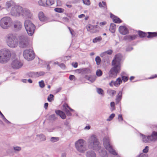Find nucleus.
<instances>
[{
  "label": "nucleus",
  "mask_w": 157,
  "mask_h": 157,
  "mask_svg": "<svg viewBox=\"0 0 157 157\" xmlns=\"http://www.w3.org/2000/svg\"><path fill=\"white\" fill-rule=\"evenodd\" d=\"M140 136H142V140L143 142L145 143H148L151 141V139H150L149 136L146 137L145 136L142 134H140Z\"/></svg>",
  "instance_id": "obj_23"
},
{
  "label": "nucleus",
  "mask_w": 157,
  "mask_h": 157,
  "mask_svg": "<svg viewBox=\"0 0 157 157\" xmlns=\"http://www.w3.org/2000/svg\"><path fill=\"white\" fill-rule=\"evenodd\" d=\"M71 65L75 68H76L78 67V63L77 62H72Z\"/></svg>",
  "instance_id": "obj_58"
},
{
  "label": "nucleus",
  "mask_w": 157,
  "mask_h": 157,
  "mask_svg": "<svg viewBox=\"0 0 157 157\" xmlns=\"http://www.w3.org/2000/svg\"><path fill=\"white\" fill-rule=\"evenodd\" d=\"M36 136L41 141H44L46 140L45 136L42 134L37 135Z\"/></svg>",
  "instance_id": "obj_27"
},
{
  "label": "nucleus",
  "mask_w": 157,
  "mask_h": 157,
  "mask_svg": "<svg viewBox=\"0 0 157 157\" xmlns=\"http://www.w3.org/2000/svg\"><path fill=\"white\" fill-rule=\"evenodd\" d=\"M39 84L40 86L42 88H44V87L45 85L44 82L43 80H41L39 82Z\"/></svg>",
  "instance_id": "obj_46"
},
{
  "label": "nucleus",
  "mask_w": 157,
  "mask_h": 157,
  "mask_svg": "<svg viewBox=\"0 0 157 157\" xmlns=\"http://www.w3.org/2000/svg\"><path fill=\"white\" fill-rule=\"evenodd\" d=\"M98 5L100 8H107V6L106 3L103 1L101 2H100L99 3Z\"/></svg>",
  "instance_id": "obj_31"
},
{
  "label": "nucleus",
  "mask_w": 157,
  "mask_h": 157,
  "mask_svg": "<svg viewBox=\"0 0 157 157\" xmlns=\"http://www.w3.org/2000/svg\"><path fill=\"white\" fill-rule=\"evenodd\" d=\"M54 11L57 12L61 13H63L64 10L61 8H56L54 9Z\"/></svg>",
  "instance_id": "obj_36"
},
{
  "label": "nucleus",
  "mask_w": 157,
  "mask_h": 157,
  "mask_svg": "<svg viewBox=\"0 0 157 157\" xmlns=\"http://www.w3.org/2000/svg\"><path fill=\"white\" fill-rule=\"evenodd\" d=\"M151 141H155L157 140V132L154 131L153 132L151 135L149 136Z\"/></svg>",
  "instance_id": "obj_25"
},
{
  "label": "nucleus",
  "mask_w": 157,
  "mask_h": 157,
  "mask_svg": "<svg viewBox=\"0 0 157 157\" xmlns=\"http://www.w3.org/2000/svg\"><path fill=\"white\" fill-rule=\"evenodd\" d=\"M107 92L109 95L113 96L116 93V91L114 90H109L107 91Z\"/></svg>",
  "instance_id": "obj_35"
},
{
  "label": "nucleus",
  "mask_w": 157,
  "mask_h": 157,
  "mask_svg": "<svg viewBox=\"0 0 157 157\" xmlns=\"http://www.w3.org/2000/svg\"><path fill=\"white\" fill-rule=\"evenodd\" d=\"M22 10L21 7L18 6H15L12 7L11 11V14L14 17H19L21 14V11Z\"/></svg>",
  "instance_id": "obj_11"
},
{
  "label": "nucleus",
  "mask_w": 157,
  "mask_h": 157,
  "mask_svg": "<svg viewBox=\"0 0 157 157\" xmlns=\"http://www.w3.org/2000/svg\"><path fill=\"white\" fill-rule=\"evenodd\" d=\"M82 1L84 4L87 6H89L90 4V0H82Z\"/></svg>",
  "instance_id": "obj_44"
},
{
  "label": "nucleus",
  "mask_w": 157,
  "mask_h": 157,
  "mask_svg": "<svg viewBox=\"0 0 157 157\" xmlns=\"http://www.w3.org/2000/svg\"><path fill=\"white\" fill-rule=\"evenodd\" d=\"M11 65L13 68L18 69L22 67L23 65V63L19 59H15L12 60Z\"/></svg>",
  "instance_id": "obj_12"
},
{
  "label": "nucleus",
  "mask_w": 157,
  "mask_h": 157,
  "mask_svg": "<svg viewBox=\"0 0 157 157\" xmlns=\"http://www.w3.org/2000/svg\"><path fill=\"white\" fill-rule=\"evenodd\" d=\"M11 53L7 49H3L0 50V63H5L10 59Z\"/></svg>",
  "instance_id": "obj_3"
},
{
  "label": "nucleus",
  "mask_w": 157,
  "mask_h": 157,
  "mask_svg": "<svg viewBox=\"0 0 157 157\" xmlns=\"http://www.w3.org/2000/svg\"><path fill=\"white\" fill-rule=\"evenodd\" d=\"M91 72V70L89 68H82V74H88L90 73Z\"/></svg>",
  "instance_id": "obj_29"
},
{
  "label": "nucleus",
  "mask_w": 157,
  "mask_h": 157,
  "mask_svg": "<svg viewBox=\"0 0 157 157\" xmlns=\"http://www.w3.org/2000/svg\"><path fill=\"white\" fill-rule=\"evenodd\" d=\"M149 147L147 146L145 147V148L143 149V151L144 153H146L148 152Z\"/></svg>",
  "instance_id": "obj_51"
},
{
  "label": "nucleus",
  "mask_w": 157,
  "mask_h": 157,
  "mask_svg": "<svg viewBox=\"0 0 157 157\" xmlns=\"http://www.w3.org/2000/svg\"><path fill=\"white\" fill-rule=\"evenodd\" d=\"M57 5L58 6H61L62 5V3L60 0H57Z\"/></svg>",
  "instance_id": "obj_62"
},
{
  "label": "nucleus",
  "mask_w": 157,
  "mask_h": 157,
  "mask_svg": "<svg viewBox=\"0 0 157 157\" xmlns=\"http://www.w3.org/2000/svg\"><path fill=\"white\" fill-rule=\"evenodd\" d=\"M131 37L129 35H128V36H126L124 37V40H131Z\"/></svg>",
  "instance_id": "obj_53"
},
{
  "label": "nucleus",
  "mask_w": 157,
  "mask_h": 157,
  "mask_svg": "<svg viewBox=\"0 0 157 157\" xmlns=\"http://www.w3.org/2000/svg\"><path fill=\"white\" fill-rule=\"evenodd\" d=\"M98 26L97 25H93L89 24L86 26V29L88 31H90L92 33H95L98 31L97 29Z\"/></svg>",
  "instance_id": "obj_15"
},
{
  "label": "nucleus",
  "mask_w": 157,
  "mask_h": 157,
  "mask_svg": "<svg viewBox=\"0 0 157 157\" xmlns=\"http://www.w3.org/2000/svg\"><path fill=\"white\" fill-rule=\"evenodd\" d=\"M97 93L99 94H100L102 95H104V91L102 89L100 88H97Z\"/></svg>",
  "instance_id": "obj_38"
},
{
  "label": "nucleus",
  "mask_w": 157,
  "mask_h": 157,
  "mask_svg": "<svg viewBox=\"0 0 157 157\" xmlns=\"http://www.w3.org/2000/svg\"><path fill=\"white\" fill-rule=\"evenodd\" d=\"M103 143L105 148L109 152L113 155H117V153L113 148L109 142V139L108 136H105L103 139Z\"/></svg>",
  "instance_id": "obj_5"
},
{
  "label": "nucleus",
  "mask_w": 157,
  "mask_h": 157,
  "mask_svg": "<svg viewBox=\"0 0 157 157\" xmlns=\"http://www.w3.org/2000/svg\"><path fill=\"white\" fill-rule=\"evenodd\" d=\"M7 45L11 48H16L18 45V41L16 36L13 33H10L5 37Z\"/></svg>",
  "instance_id": "obj_2"
},
{
  "label": "nucleus",
  "mask_w": 157,
  "mask_h": 157,
  "mask_svg": "<svg viewBox=\"0 0 157 157\" xmlns=\"http://www.w3.org/2000/svg\"><path fill=\"white\" fill-rule=\"evenodd\" d=\"M89 147L94 150H98L100 147L99 142L96 136L93 135L88 140Z\"/></svg>",
  "instance_id": "obj_4"
},
{
  "label": "nucleus",
  "mask_w": 157,
  "mask_h": 157,
  "mask_svg": "<svg viewBox=\"0 0 157 157\" xmlns=\"http://www.w3.org/2000/svg\"><path fill=\"white\" fill-rule=\"evenodd\" d=\"M118 119L119 121H122L123 120V118L121 114H119L118 115Z\"/></svg>",
  "instance_id": "obj_61"
},
{
  "label": "nucleus",
  "mask_w": 157,
  "mask_h": 157,
  "mask_svg": "<svg viewBox=\"0 0 157 157\" xmlns=\"http://www.w3.org/2000/svg\"><path fill=\"white\" fill-rule=\"evenodd\" d=\"M138 157H147V155L146 154L143 153H141L138 156Z\"/></svg>",
  "instance_id": "obj_56"
},
{
  "label": "nucleus",
  "mask_w": 157,
  "mask_h": 157,
  "mask_svg": "<svg viewBox=\"0 0 157 157\" xmlns=\"http://www.w3.org/2000/svg\"><path fill=\"white\" fill-rule=\"evenodd\" d=\"M32 76H35L36 77H39L40 76L43 75L45 74V72L43 71H41L39 72H33L32 73Z\"/></svg>",
  "instance_id": "obj_28"
},
{
  "label": "nucleus",
  "mask_w": 157,
  "mask_h": 157,
  "mask_svg": "<svg viewBox=\"0 0 157 157\" xmlns=\"http://www.w3.org/2000/svg\"><path fill=\"white\" fill-rule=\"evenodd\" d=\"M122 57V55L118 54L115 56L114 59L112 62V67L110 69L109 72V75L110 77L114 78L121 71L120 61Z\"/></svg>",
  "instance_id": "obj_1"
},
{
  "label": "nucleus",
  "mask_w": 157,
  "mask_h": 157,
  "mask_svg": "<svg viewBox=\"0 0 157 157\" xmlns=\"http://www.w3.org/2000/svg\"><path fill=\"white\" fill-rule=\"evenodd\" d=\"M106 54H108L109 55H111L113 53V51L111 50H109L105 52Z\"/></svg>",
  "instance_id": "obj_55"
},
{
  "label": "nucleus",
  "mask_w": 157,
  "mask_h": 157,
  "mask_svg": "<svg viewBox=\"0 0 157 157\" xmlns=\"http://www.w3.org/2000/svg\"><path fill=\"white\" fill-rule=\"evenodd\" d=\"M21 14L24 17L28 18H30L32 16V14L30 10L26 8H22Z\"/></svg>",
  "instance_id": "obj_13"
},
{
  "label": "nucleus",
  "mask_w": 157,
  "mask_h": 157,
  "mask_svg": "<svg viewBox=\"0 0 157 157\" xmlns=\"http://www.w3.org/2000/svg\"><path fill=\"white\" fill-rule=\"evenodd\" d=\"M19 46L22 48H25L29 45L28 40L27 36L25 35H21L18 36Z\"/></svg>",
  "instance_id": "obj_7"
},
{
  "label": "nucleus",
  "mask_w": 157,
  "mask_h": 157,
  "mask_svg": "<svg viewBox=\"0 0 157 157\" xmlns=\"http://www.w3.org/2000/svg\"><path fill=\"white\" fill-rule=\"evenodd\" d=\"M111 106L112 108V110H113L115 109V103L114 102H112L110 103Z\"/></svg>",
  "instance_id": "obj_57"
},
{
  "label": "nucleus",
  "mask_w": 157,
  "mask_h": 157,
  "mask_svg": "<svg viewBox=\"0 0 157 157\" xmlns=\"http://www.w3.org/2000/svg\"><path fill=\"white\" fill-rule=\"evenodd\" d=\"M84 141L82 139H80L76 141L75 146L76 149L80 152L83 153L86 150L85 146L84 144Z\"/></svg>",
  "instance_id": "obj_10"
},
{
  "label": "nucleus",
  "mask_w": 157,
  "mask_h": 157,
  "mask_svg": "<svg viewBox=\"0 0 157 157\" xmlns=\"http://www.w3.org/2000/svg\"><path fill=\"white\" fill-rule=\"evenodd\" d=\"M24 26L28 34L32 36L35 29V25L29 20H26L24 23Z\"/></svg>",
  "instance_id": "obj_6"
},
{
  "label": "nucleus",
  "mask_w": 157,
  "mask_h": 157,
  "mask_svg": "<svg viewBox=\"0 0 157 157\" xmlns=\"http://www.w3.org/2000/svg\"><path fill=\"white\" fill-rule=\"evenodd\" d=\"M13 148L15 151H19L21 149V147L18 146L14 147Z\"/></svg>",
  "instance_id": "obj_50"
},
{
  "label": "nucleus",
  "mask_w": 157,
  "mask_h": 157,
  "mask_svg": "<svg viewBox=\"0 0 157 157\" xmlns=\"http://www.w3.org/2000/svg\"><path fill=\"white\" fill-rule=\"evenodd\" d=\"M122 80L124 82H126L127 81L128 79V77L127 76H122Z\"/></svg>",
  "instance_id": "obj_52"
},
{
  "label": "nucleus",
  "mask_w": 157,
  "mask_h": 157,
  "mask_svg": "<svg viewBox=\"0 0 157 157\" xmlns=\"http://www.w3.org/2000/svg\"><path fill=\"white\" fill-rule=\"evenodd\" d=\"M54 3L53 0H47L46 2V6H51Z\"/></svg>",
  "instance_id": "obj_32"
},
{
  "label": "nucleus",
  "mask_w": 157,
  "mask_h": 157,
  "mask_svg": "<svg viewBox=\"0 0 157 157\" xmlns=\"http://www.w3.org/2000/svg\"><path fill=\"white\" fill-rule=\"evenodd\" d=\"M38 17L41 21L44 22L47 20L46 17L44 16L43 12H40L39 13Z\"/></svg>",
  "instance_id": "obj_20"
},
{
  "label": "nucleus",
  "mask_w": 157,
  "mask_h": 157,
  "mask_svg": "<svg viewBox=\"0 0 157 157\" xmlns=\"http://www.w3.org/2000/svg\"><path fill=\"white\" fill-rule=\"evenodd\" d=\"M63 110L66 113L67 116H70L71 115V113H70L69 111L66 107L64 108Z\"/></svg>",
  "instance_id": "obj_43"
},
{
  "label": "nucleus",
  "mask_w": 157,
  "mask_h": 157,
  "mask_svg": "<svg viewBox=\"0 0 157 157\" xmlns=\"http://www.w3.org/2000/svg\"><path fill=\"white\" fill-rule=\"evenodd\" d=\"M148 35L147 36L148 38H151L157 36V33L156 32H148Z\"/></svg>",
  "instance_id": "obj_30"
},
{
  "label": "nucleus",
  "mask_w": 157,
  "mask_h": 157,
  "mask_svg": "<svg viewBox=\"0 0 157 157\" xmlns=\"http://www.w3.org/2000/svg\"><path fill=\"white\" fill-rule=\"evenodd\" d=\"M86 155V157H96V156L95 153L91 150L87 151Z\"/></svg>",
  "instance_id": "obj_22"
},
{
  "label": "nucleus",
  "mask_w": 157,
  "mask_h": 157,
  "mask_svg": "<svg viewBox=\"0 0 157 157\" xmlns=\"http://www.w3.org/2000/svg\"><path fill=\"white\" fill-rule=\"evenodd\" d=\"M110 17L112 19L113 22L114 23H120L121 22V20L118 17L116 16H114L112 14H110Z\"/></svg>",
  "instance_id": "obj_21"
},
{
  "label": "nucleus",
  "mask_w": 157,
  "mask_h": 157,
  "mask_svg": "<svg viewBox=\"0 0 157 157\" xmlns=\"http://www.w3.org/2000/svg\"><path fill=\"white\" fill-rule=\"evenodd\" d=\"M122 98V97L120 96H119L117 95L116 99V102L118 104L119 103L120 101H121Z\"/></svg>",
  "instance_id": "obj_47"
},
{
  "label": "nucleus",
  "mask_w": 157,
  "mask_h": 157,
  "mask_svg": "<svg viewBox=\"0 0 157 157\" xmlns=\"http://www.w3.org/2000/svg\"><path fill=\"white\" fill-rule=\"evenodd\" d=\"M49 118L50 120H54L56 119L55 114H53L50 115L49 117Z\"/></svg>",
  "instance_id": "obj_49"
},
{
  "label": "nucleus",
  "mask_w": 157,
  "mask_h": 157,
  "mask_svg": "<svg viewBox=\"0 0 157 157\" xmlns=\"http://www.w3.org/2000/svg\"><path fill=\"white\" fill-rule=\"evenodd\" d=\"M95 61L96 62V64L97 65L100 64L101 62V59L99 56H97L95 59Z\"/></svg>",
  "instance_id": "obj_37"
},
{
  "label": "nucleus",
  "mask_w": 157,
  "mask_h": 157,
  "mask_svg": "<svg viewBox=\"0 0 157 157\" xmlns=\"http://www.w3.org/2000/svg\"><path fill=\"white\" fill-rule=\"evenodd\" d=\"M122 81L120 78H118L116 81H112L109 83V85L111 86H113L114 85L115 86H119L122 83Z\"/></svg>",
  "instance_id": "obj_16"
},
{
  "label": "nucleus",
  "mask_w": 157,
  "mask_h": 157,
  "mask_svg": "<svg viewBox=\"0 0 157 157\" xmlns=\"http://www.w3.org/2000/svg\"><path fill=\"white\" fill-rule=\"evenodd\" d=\"M54 95L52 94H50L48 98V100L49 102H51L54 100Z\"/></svg>",
  "instance_id": "obj_39"
},
{
  "label": "nucleus",
  "mask_w": 157,
  "mask_h": 157,
  "mask_svg": "<svg viewBox=\"0 0 157 157\" xmlns=\"http://www.w3.org/2000/svg\"><path fill=\"white\" fill-rule=\"evenodd\" d=\"M23 56L25 59L28 61L33 60L35 57L34 53L31 49L25 50L23 52Z\"/></svg>",
  "instance_id": "obj_8"
},
{
  "label": "nucleus",
  "mask_w": 157,
  "mask_h": 157,
  "mask_svg": "<svg viewBox=\"0 0 157 157\" xmlns=\"http://www.w3.org/2000/svg\"><path fill=\"white\" fill-rule=\"evenodd\" d=\"M102 40V38L101 36H98L95 37L93 40V42L94 43H96L100 42Z\"/></svg>",
  "instance_id": "obj_34"
},
{
  "label": "nucleus",
  "mask_w": 157,
  "mask_h": 157,
  "mask_svg": "<svg viewBox=\"0 0 157 157\" xmlns=\"http://www.w3.org/2000/svg\"><path fill=\"white\" fill-rule=\"evenodd\" d=\"M56 114L59 116L62 119H65L66 118V116L65 114L62 111L59 110H57L55 111Z\"/></svg>",
  "instance_id": "obj_24"
},
{
  "label": "nucleus",
  "mask_w": 157,
  "mask_h": 157,
  "mask_svg": "<svg viewBox=\"0 0 157 157\" xmlns=\"http://www.w3.org/2000/svg\"><path fill=\"white\" fill-rule=\"evenodd\" d=\"M63 107H64V108H65V107H66L67 109V108H68L69 110H71V111H74V110L72 109H71V108H70L67 104H65L64 105H63Z\"/></svg>",
  "instance_id": "obj_54"
},
{
  "label": "nucleus",
  "mask_w": 157,
  "mask_h": 157,
  "mask_svg": "<svg viewBox=\"0 0 157 157\" xmlns=\"http://www.w3.org/2000/svg\"><path fill=\"white\" fill-rule=\"evenodd\" d=\"M11 21V19L8 17L2 18L0 21V25L4 29H7L10 26V23Z\"/></svg>",
  "instance_id": "obj_9"
},
{
  "label": "nucleus",
  "mask_w": 157,
  "mask_h": 157,
  "mask_svg": "<svg viewBox=\"0 0 157 157\" xmlns=\"http://www.w3.org/2000/svg\"><path fill=\"white\" fill-rule=\"evenodd\" d=\"M75 77L74 75H70L69 76V79L71 80H73L74 79H75Z\"/></svg>",
  "instance_id": "obj_60"
},
{
  "label": "nucleus",
  "mask_w": 157,
  "mask_h": 157,
  "mask_svg": "<svg viewBox=\"0 0 157 157\" xmlns=\"http://www.w3.org/2000/svg\"><path fill=\"white\" fill-rule=\"evenodd\" d=\"M15 6L14 2L12 0L7 1L5 3V6L6 9H9L11 7Z\"/></svg>",
  "instance_id": "obj_19"
},
{
  "label": "nucleus",
  "mask_w": 157,
  "mask_h": 157,
  "mask_svg": "<svg viewBox=\"0 0 157 157\" xmlns=\"http://www.w3.org/2000/svg\"><path fill=\"white\" fill-rule=\"evenodd\" d=\"M75 71L78 73H82V68L78 69L75 70Z\"/></svg>",
  "instance_id": "obj_63"
},
{
  "label": "nucleus",
  "mask_w": 157,
  "mask_h": 157,
  "mask_svg": "<svg viewBox=\"0 0 157 157\" xmlns=\"http://www.w3.org/2000/svg\"><path fill=\"white\" fill-rule=\"evenodd\" d=\"M22 27V24L18 21H14L13 23V28L15 32H18L21 30Z\"/></svg>",
  "instance_id": "obj_14"
},
{
  "label": "nucleus",
  "mask_w": 157,
  "mask_h": 157,
  "mask_svg": "<svg viewBox=\"0 0 157 157\" xmlns=\"http://www.w3.org/2000/svg\"><path fill=\"white\" fill-rule=\"evenodd\" d=\"M115 116V114L114 113H112L111 114V115L107 119V121H111L113 118Z\"/></svg>",
  "instance_id": "obj_45"
},
{
  "label": "nucleus",
  "mask_w": 157,
  "mask_h": 157,
  "mask_svg": "<svg viewBox=\"0 0 157 157\" xmlns=\"http://www.w3.org/2000/svg\"><path fill=\"white\" fill-rule=\"evenodd\" d=\"M96 79V77L95 76H91L89 78V80H90L91 82H94L95 80Z\"/></svg>",
  "instance_id": "obj_42"
},
{
  "label": "nucleus",
  "mask_w": 157,
  "mask_h": 157,
  "mask_svg": "<svg viewBox=\"0 0 157 157\" xmlns=\"http://www.w3.org/2000/svg\"><path fill=\"white\" fill-rule=\"evenodd\" d=\"M38 3L41 6H46V3L44 2L42 0H40Z\"/></svg>",
  "instance_id": "obj_48"
},
{
  "label": "nucleus",
  "mask_w": 157,
  "mask_h": 157,
  "mask_svg": "<svg viewBox=\"0 0 157 157\" xmlns=\"http://www.w3.org/2000/svg\"><path fill=\"white\" fill-rule=\"evenodd\" d=\"M99 153V154L101 157H108V155L106 151L104 148H101V146L100 147L98 150Z\"/></svg>",
  "instance_id": "obj_17"
},
{
  "label": "nucleus",
  "mask_w": 157,
  "mask_h": 157,
  "mask_svg": "<svg viewBox=\"0 0 157 157\" xmlns=\"http://www.w3.org/2000/svg\"><path fill=\"white\" fill-rule=\"evenodd\" d=\"M106 55V54L105 52L101 53L100 55V56L101 57H103Z\"/></svg>",
  "instance_id": "obj_64"
},
{
  "label": "nucleus",
  "mask_w": 157,
  "mask_h": 157,
  "mask_svg": "<svg viewBox=\"0 0 157 157\" xmlns=\"http://www.w3.org/2000/svg\"><path fill=\"white\" fill-rule=\"evenodd\" d=\"M119 30L121 34L122 35H125L128 33V29L125 27L121 26L119 28Z\"/></svg>",
  "instance_id": "obj_18"
},
{
  "label": "nucleus",
  "mask_w": 157,
  "mask_h": 157,
  "mask_svg": "<svg viewBox=\"0 0 157 157\" xmlns=\"http://www.w3.org/2000/svg\"><path fill=\"white\" fill-rule=\"evenodd\" d=\"M59 66L61 68L63 69H65L66 66L65 64L63 63H60L59 64Z\"/></svg>",
  "instance_id": "obj_59"
},
{
  "label": "nucleus",
  "mask_w": 157,
  "mask_h": 157,
  "mask_svg": "<svg viewBox=\"0 0 157 157\" xmlns=\"http://www.w3.org/2000/svg\"><path fill=\"white\" fill-rule=\"evenodd\" d=\"M102 74L101 71L100 69H98L96 72V75L98 77L101 76Z\"/></svg>",
  "instance_id": "obj_40"
},
{
  "label": "nucleus",
  "mask_w": 157,
  "mask_h": 157,
  "mask_svg": "<svg viewBox=\"0 0 157 157\" xmlns=\"http://www.w3.org/2000/svg\"><path fill=\"white\" fill-rule=\"evenodd\" d=\"M138 34L140 37H144L147 36V34L144 32H143L141 31H139L138 32Z\"/></svg>",
  "instance_id": "obj_33"
},
{
  "label": "nucleus",
  "mask_w": 157,
  "mask_h": 157,
  "mask_svg": "<svg viewBox=\"0 0 157 157\" xmlns=\"http://www.w3.org/2000/svg\"><path fill=\"white\" fill-rule=\"evenodd\" d=\"M116 29V25L114 23L111 24L110 28L109 31L112 33H115Z\"/></svg>",
  "instance_id": "obj_26"
},
{
  "label": "nucleus",
  "mask_w": 157,
  "mask_h": 157,
  "mask_svg": "<svg viewBox=\"0 0 157 157\" xmlns=\"http://www.w3.org/2000/svg\"><path fill=\"white\" fill-rule=\"evenodd\" d=\"M59 139L57 137H52L51 138L50 141L51 142L54 143L58 141Z\"/></svg>",
  "instance_id": "obj_41"
}]
</instances>
